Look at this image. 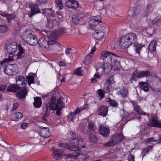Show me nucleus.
Returning a JSON list of instances; mask_svg holds the SVG:
<instances>
[{
	"label": "nucleus",
	"instance_id": "nucleus-1",
	"mask_svg": "<svg viewBox=\"0 0 161 161\" xmlns=\"http://www.w3.org/2000/svg\"><path fill=\"white\" fill-rule=\"evenodd\" d=\"M101 55L103 57L104 61V64L102 66L103 70L105 73L108 74L112 69V58L114 59V57L118 56L112 52L106 51L102 52Z\"/></svg>",
	"mask_w": 161,
	"mask_h": 161
},
{
	"label": "nucleus",
	"instance_id": "nucleus-2",
	"mask_svg": "<svg viewBox=\"0 0 161 161\" xmlns=\"http://www.w3.org/2000/svg\"><path fill=\"white\" fill-rule=\"evenodd\" d=\"M53 34V33L50 34V33L47 34L49 40L48 41L43 38H41L38 42L39 46L42 48L49 49L53 47L54 49H58L60 48V43L54 39Z\"/></svg>",
	"mask_w": 161,
	"mask_h": 161
},
{
	"label": "nucleus",
	"instance_id": "nucleus-3",
	"mask_svg": "<svg viewBox=\"0 0 161 161\" xmlns=\"http://www.w3.org/2000/svg\"><path fill=\"white\" fill-rule=\"evenodd\" d=\"M137 40V36L135 34L129 33L124 36L120 39L119 45L121 48L125 49L135 43Z\"/></svg>",
	"mask_w": 161,
	"mask_h": 161
},
{
	"label": "nucleus",
	"instance_id": "nucleus-4",
	"mask_svg": "<svg viewBox=\"0 0 161 161\" xmlns=\"http://www.w3.org/2000/svg\"><path fill=\"white\" fill-rule=\"evenodd\" d=\"M70 145H66L64 143L58 144L59 147H66L68 150H74L76 149V146H78L79 147H84L83 140L80 137H76V135L75 133H73L72 134V139L70 141Z\"/></svg>",
	"mask_w": 161,
	"mask_h": 161
},
{
	"label": "nucleus",
	"instance_id": "nucleus-5",
	"mask_svg": "<svg viewBox=\"0 0 161 161\" xmlns=\"http://www.w3.org/2000/svg\"><path fill=\"white\" fill-rule=\"evenodd\" d=\"M7 52L10 54L9 57L6 58L4 61L1 62V64H2L4 62L8 61L11 62L14 60L13 57L16 55V52L17 50V45L15 42H13L9 44L7 47Z\"/></svg>",
	"mask_w": 161,
	"mask_h": 161
},
{
	"label": "nucleus",
	"instance_id": "nucleus-6",
	"mask_svg": "<svg viewBox=\"0 0 161 161\" xmlns=\"http://www.w3.org/2000/svg\"><path fill=\"white\" fill-rule=\"evenodd\" d=\"M124 138V136L121 133L113 135L111 137V140L109 142L106 143L105 146L107 147L113 146L119 142L122 141Z\"/></svg>",
	"mask_w": 161,
	"mask_h": 161
},
{
	"label": "nucleus",
	"instance_id": "nucleus-7",
	"mask_svg": "<svg viewBox=\"0 0 161 161\" xmlns=\"http://www.w3.org/2000/svg\"><path fill=\"white\" fill-rule=\"evenodd\" d=\"M88 107L87 104H86L85 106L82 108H78L76 109L74 112H70L68 115V119L69 121H73L76 118L77 115L78 114L80 113L83 109H85Z\"/></svg>",
	"mask_w": 161,
	"mask_h": 161
},
{
	"label": "nucleus",
	"instance_id": "nucleus-8",
	"mask_svg": "<svg viewBox=\"0 0 161 161\" xmlns=\"http://www.w3.org/2000/svg\"><path fill=\"white\" fill-rule=\"evenodd\" d=\"M17 69V65L15 64H11L7 67L4 70V71L7 75L11 76L16 73Z\"/></svg>",
	"mask_w": 161,
	"mask_h": 161
},
{
	"label": "nucleus",
	"instance_id": "nucleus-9",
	"mask_svg": "<svg viewBox=\"0 0 161 161\" xmlns=\"http://www.w3.org/2000/svg\"><path fill=\"white\" fill-rule=\"evenodd\" d=\"M38 5L34 3H31L29 5V7L31 8V11L28 13V15L29 17L32 18L35 14L40 12Z\"/></svg>",
	"mask_w": 161,
	"mask_h": 161
},
{
	"label": "nucleus",
	"instance_id": "nucleus-10",
	"mask_svg": "<svg viewBox=\"0 0 161 161\" xmlns=\"http://www.w3.org/2000/svg\"><path fill=\"white\" fill-rule=\"evenodd\" d=\"M101 17L99 16H95L90 19L88 23L89 27L91 29L94 28L100 22Z\"/></svg>",
	"mask_w": 161,
	"mask_h": 161
},
{
	"label": "nucleus",
	"instance_id": "nucleus-11",
	"mask_svg": "<svg viewBox=\"0 0 161 161\" xmlns=\"http://www.w3.org/2000/svg\"><path fill=\"white\" fill-rule=\"evenodd\" d=\"M67 30L64 28L60 27L57 30L53 31L52 32L50 33V34H53V37L54 39L56 41L58 37L60 36L63 33H66Z\"/></svg>",
	"mask_w": 161,
	"mask_h": 161
},
{
	"label": "nucleus",
	"instance_id": "nucleus-12",
	"mask_svg": "<svg viewBox=\"0 0 161 161\" xmlns=\"http://www.w3.org/2000/svg\"><path fill=\"white\" fill-rule=\"evenodd\" d=\"M106 30L104 26H102L98 30L96 31L94 34L95 38L97 40L102 39L104 36Z\"/></svg>",
	"mask_w": 161,
	"mask_h": 161
},
{
	"label": "nucleus",
	"instance_id": "nucleus-13",
	"mask_svg": "<svg viewBox=\"0 0 161 161\" xmlns=\"http://www.w3.org/2000/svg\"><path fill=\"white\" fill-rule=\"evenodd\" d=\"M34 34V33L31 31L27 30L23 33L22 38L24 41L27 42Z\"/></svg>",
	"mask_w": 161,
	"mask_h": 161
},
{
	"label": "nucleus",
	"instance_id": "nucleus-14",
	"mask_svg": "<svg viewBox=\"0 0 161 161\" xmlns=\"http://www.w3.org/2000/svg\"><path fill=\"white\" fill-rule=\"evenodd\" d=\"M52 150H53V155L54 158L57 160L61 159L63 153V150L58 149L54 147L52 148Z\"/></svg>",
	"mask_w": 161,
	"mask_h": 161
},
{
	"label": "nucleus",
	"instance_id": "nucleus-15",
	"mask_svg": "<svg viewBox=\"0 0 161 161\" xmlns=\"http://www.w3.org/2000/svg\"><path fill=\"white\" fill-rule=\"evenodd\" d=\"M16 84L18 86L21 85L22 86L21 88L25 87L26 86L27 81L24 77L22 76H17L16 77Z\"/></svg>",
	"mask_w": 161,
	"mask_h": 161
},
{
	"label": "nucleus",
	"instance_id": "nucleus-16",
	"mask_svg": "<svg viewBox=\"0 0 161 161\" xmlns=\"http://www.w3.org/2000/svg\"><path fill=\"white\" fill-rule=\"evenodd\" d=\"M132 103L134 107V110L137 114L140 115H147L148 117H149V114L144 112L139 106L136 105V103L132 101Z\"/></svg>",
	"mask_w": 161,
	"mask_h": 161
},
{
	"label": "nucleus",
	"instance_id": "nucleus-17",
	"mask_svg": "<svg viewBox=\"0 0 161 161\" xmlns=\"http://www.w3.org/2000/svg\"><path fill=\"white\" fill-rule=\"evenodd\" d=\"M99 131L101 135L104 136H107L110 133L108 128L103 125L99 126Z\"/></svg>",
	"mask_w": 161,
	"mask_h": 161
},
{
	"label": "nucleus",
	"instance_id": "nucleus-18",
	"mask_svg": "<svg viewBox=\"0 0 161 161\" xmlns=\"http://www.w3.org/2000/svg\"><path fill=\"white\" fill-rule=\"evenodd\" d=\"M65 5L69 8L75 9H76L79 6L78 2L74 0L68 1L66 2Z\"/></svg>",
	"mask_w": 161,
	"mask_h": 161
},
{
	"label": "nucleus",
	"instance_id": "nucleus-19",
	"mask_svg": "<svg viewBox=\"0 0 161 161\" xmlns=\"http://www.w3.org/2000/svg\"><path fill=\"white\" fill-rule=\"evenodd\" d=\"M42 13L46 16L47 19H48V17L53 18L54 16V11L50 8H45L42 9Z\"/></svg>",
	"mask_w": 161,
	"mask_h": 161
},
{
	"label": "nucleus",
	"instance_id": "nucleus-20",
	"mask_svg": "<svg viewBox=\"0 0 161 161\" xmlns=\"http://www.w3.org/2000/svg\"><path fill=\"white\" fill-rule=\"evenodd\" d=\"M27 93V89L26 87H25L20 91L18 92L16 94V95L18 98L22 99L25 98Z\"/></svg>",
	"mask_w": 161,
	"mask_h": 161
},
{
	"label": "nucleus",
	"instance_id": "nucleus-21",
	"mask_svg": "<svg viewBox=\"0 0 161 161\" xmlns=\"http://www.w3.org/2000/svg\"><path fill=\"white\" fill-rule=\"evenodd\" d=\"M108 112V108L105 106H103L101 107L97 110L98 114L104 117L107 115Z\"/></svg>",
	"mask_w": 161,
	"mask_h": 161
},
{
	"label": "nucleus",
	"instance_id": "nucleus-22",
	"mask_svg": "<svg viewBox=\"0 0 161 161\" xmlns=\"http://www.w3.org/2000/svg\"><path fill=\"white\" fill-rule=\"evenodd\" d=\"M49 18L47 19V26L49 28H52L53 27L58 25L59 22L57 21L56 19Z\"/></svg>",
	"mask_w": 161,
	"mask_h": 161
},
{
	"label": "nucleus",
	"instance_id": "nucleus-23",
	"mask_svg": "<svg viewBox=\"0 0 161 161\" xmlns=\"http://www.w3.org/2000/svg\"><path fill=\"white\" fill-rule=\"evenodd\" d=\"M41 136L44 138H47L50 136V133L48 128L42 127L40 130Z\"/></svg>",
	"mask_w": 161,
	"mask_h": 161
},
{
	"label": "nucleus",
	"instance_id": "nucleus-24",
	"mask_svg": "<svg viewBox=\"0 0 161 161\" xmlns=\"http://www.w3.org/2000/svg\"><path fill=\"white\" fill-rule=\"evenodd\" d=\"M64 98L60 97L59 99L57 101L56 104L55 105L54 108L62 109L64 107L65 104L63 102Z\"/></svg>",
	"mask_w": 161,
	"mask_h": 161
},
{
	"label": "nucleus",
	"instance_id": "nucleus-25",
	"mask_svg": "<svg viewBox=\"0 0 161 161\" xmlns=\"http://www.w3.org/2000/svg\"><path fill=\"white\" fill-rule=\"evenodd\" d=\"M55 104V102L53 100H50L48 103L46 105V113H48L49 111L52 110H54V106Z\"/></svg>",
	"mask_w": 161,
	"mask_h": 161
},
{
	"label": "nucleus",
	"instance_id": "nucleus-26",
	"mask_svg": "<svg viewBox=\"0 0 161 161\" xmlns=\"http://www.w3.org/2000/svg\"><path fill=\"white\" fill-rule=\"evenodd\" d=\"M149 125L153 127L161 128V121H158L153 119L150 121Z\"/></svg>",
	"mask_w": 161,
	"mask_h": 161
},
{
	"label": "nucleus",
	"instance_id": "nucleus-27",
	"mask_svg": "<svg viewBox=\"0 0 161 161\" xmlns=\"http://www.w3.org/2000/svg\"><path fill=\"white\" fill-rule=\"evenodd\" d=\"M21 89V86H18L14 84H10L7 87L6 91L8 92H16L18 89Z\"/></svg>",
	"mask_w": 161,
	"mask_h": 161
},
{
	"label": "nucleus",
	"instance_id": "nucleus-28",
	"mask_svg": "<svg viewBox=\"0 0 161 161\" xmlns=\"http://www.w3.org/2000/svg\"><path fill=\"white\" fill-rule=\"evenodd\" d=\"M112 58V59H114L113 62V65H112V69L114 71L118 70L120 69V64L119 62L117 59Z\"/></svg>",
	"mask_w": 161,
	"mask_h": 161
},
{
	"label": "nucleus",
	"instance_id": "nucleus-29",
	"mask_svg": "<svg viewBox=\"0 0 161 161\" xmlns=\"http://www.w3.org/2000/svg\"><path fill=\"white\" fill-rule=\"evenodd\" d=\"M34 102L33 103L34 106L36 108H40L42 105V102L41 97H34Z\"/></svg>",
	"mask_w": 161,
	"mask_h": 161
},
{
	"label": "nucleus",
	"instance_id": "nucleus-30",
	"mask_svg": "<svg viewBox=\"0 0 161 161\" xmlns=\"http://www.w3.org/2000/svg\"><path fill=\"white\" fill-rule=\"evenodd\" d=\"M23 117L22 114L19 112L14 114L12 116L11 118L13 120L17 121Z\"/></svg>",
	"mask_w": 161,
	"mask_h": 161
},
{
	"label": "nucleus",
	"instance_id": "nucleus-31",
	"mask_svg": "<svg viewBox=\"0 0 161 161\" xmlns=\"http://www.w3.org/2000/svg\"><path fill=\"white\" fill-rule=\"evenodd\" d=\"M92 57L93 54H91V53H88L86 56L83 62L84 64L86 65L90 64L92 61Z\"/></svg>",
	"mask_w": 161,
	"mask_h": 161
},
{
	"label": "nucleus",
	"instance_id": "nucleus-32",
	"mask_svg": "<svg viewBox=\"0 0 161 161\" xmlns=\"http://www.w3.org/2000/svg\"><path fill=\"white\" fill-rule=\"evenodd\" d=\"M38 42L37 39L34 34L27 43L32 46H35L37 44Z\"/></svg>",
	"mask_w": 161,
	"mask_h": 161
},
{
	"label": "nucleus",
	"instance_id": "nucleus-33",
	"mask_svg": "<svg viewBox=\"0 0 161 161\" xmlns=\"http://www.w3.org/2000/svg\"><path fill=\"white\" fill-rule=\"evenodd\" d=\"M34 74L33 73H29L28 75L26 77L27 79L28 80V83L29 86L31 83L34 84Z\"/></svg>",
	"mask_w": 161,
	"mask_h": 161
},
{
	"label": "nucleus",
	"instance_id": "nucleus-34",
	"mask_svg": "<svg viewBox=\"0 0 161 161\" xmlns=\"http://www.w3.org/2000/svg\"><path fill=\"white\" fill-rule=\"evenodd\" d=\"M139 85L141 86V88L144 91L147 92L149 91V88L147 83L141 82L139 83Z\"/></svg>",
	"mask_w": 161,
	"mask_h": 161
},
{
	"label": "nucleus",
	"instance_id": "nucleus-35",
	"mask_svg": "<svg viewBox=\"0 0 161 161\" xmlns=\"http://www.w3.org/2000/svg\"><path fill=\"white\" fill-rule=\"evenodd\" d=\"M156 42L155 40H153L150 42L148 47V49L150 51L152 52L156 50Z\"/></svg>",
	"mask_w": 161,
	"mask_h": 161
},
{
	"label": "nucleus",
	"instance_id": "nucleus-36",
	"mask_svg": "<svg viewBox=\"0 0 161 161\" xmlns=\"http://www.w3.org/2000/svg\"><path fill=\"white\" fill-rule=\"evenodd\" d=\"M88 127V129L87 131V133L88 134H89V133L91 132V131L90 130L93 131L96 129V126L92 122H90L89 123Z\"/></svg>",
	"mask_w": 161,
	"mask_h": 161
},
{
	"label": "nucleus",
	"instance_id": "nucleus-37",
	"mask_svg": "<svg viewBox=\"0 0 161 161\" xmlns=\"http://www.w3.org/2000/svg\"><path fill=\"white\" fill-rule=\"evenodd\" d=\"M154 90L156 92H161V81L157 82L154 87Z\"/></svg>",
	"mask_w": 161,
	"mask_h": 161
},
{
	"label": "nucleus",
	"instance_id": "nucleus-38",
	"mask_svg": "<svg viewBox=\"0 0 161 161\" xmlns=\"http://www.w3.org/2000/svg\"><path fill=\"white\" fill-rule=\"evenodd\" d=\"M153 10V8L152 6L150 4H148L146 8L145 11V16L147 17L148 14L151 13Z\"/></svg>",
	"mask_w": 161,
	"mask_h": 161
},
{
	"label": "nucleus",
	"instance_id": "nucleus-39",
	"mask_svg": "<svg viewBox=\"0 0 161 161\" xmlns=\"http://www.w3.org/2000/svg\"><path fill=\"white\" fill-rule=\"evenodd\" d=\"M114 82L113 77L112 76H110L108 77L106 80L104 84L107 85L108 86H111V85Z\"/></svg>",
	"mask_w": 161,
	"mask_h": 161
},
{
	"label": "nucleus",
	"instance_id": "nucleus-40",
	"mask_svg": "<svg viewBox=\"0 0 161 161\" xmlns=\"http://www.w3.org/2000/svg\"><path fill=\"white\" fill-rule=\"evenodd\" d=\"M18 48L19 52L16 54L15 55L17 56V58H20L21 56L24 53V50L22 47L21 46L19 45L18 46Z\"/></svg>",
	"mask_w": 161,
	"mask_h": 161
},
{
	"label": "nucleus",
	"instance_id": "nucleus-41",
	"mask_svg": "<svg viewBox=\"0 0 161 161\" xmlns=\"http://www.w3.org/2000/svg\"><path fill=\"white\" fill-rule=\"evenodd\" d=\"M140 72L141 78L149 76L150 74V72L148 70L146 71H141Z\"/></svg>",
	"mask_w": 161,
	"mask_h": 161
},
{
	"label": "nucleus",
	"instance_id": "nucleus-42",
	"mask_svg": "<svg viewBox=\"0 0 161 161\" xmlns=\"http://www.w3.org/2000/svg\"><path fill=\"white\" fill-rule=\"evenodd\" d=\"M120 94L123 97H126L128 94V90L123 89L119 92Z\"/></svg>",
	"mask_w": 161,
	"mask_h": 161
},
{
	"label": "nucleus",
	"instance_id": "nucleus-43",
	"mask_svg": "<svg viewBox=\"0 0 161 161\" xmlns=\"http://www.w3.org/2000/svg\"><path fill=\"white\" fill-rule=\"evenodd\" d=\"M6 18L9 23L11 22V20L15 18V15L14 13L8 14L7 15H6Z\"/></svg>",
	"mask_w": 161,
	"mask_h": 161
},
{
	"label": "nucleus",
	"instance_id": "nucleus-44",
	"mask_svg": "<svg viewBox=\"0 0 161 161\" xmlns=\"http://www.w3.org/2000/svg\"><path fill=\"white\" fill-rule=\"evenodd\" d=\"M153 24L156 23H160L161 22V15H158L152 21Z\"/></svg>",
	"mask_w": 161,
	"mask_h": 161
},
{
	"label": "nucleus",
	"instance_id": "nucleus-45",
	"mask_svg": "<svg viewBox=\"0 0 161 161\" xmlns=\"http://www.w3.org/2000/svg\"><path fill=\"white\" fill-rule=\"evenodd\" d=\"M89 138L91 142L95 143L97 142V138L93 134H90L89 136Z\"/></svg>",
	"mask_w": 161,
	"mask_h": 161
},
{
	"label": "nucleus",
	"instance_id": "nucleus-46",
	"mask_svg": "<svg viewBox=\"0 0 161 161\" xmlns=\"http://www.w3.org/2000/svg\"><path fill=\"white\" fill-rule=\"evenodd\" d=\"M56 7L57 9L61 10L63 8V6L61 0H56Z\"/></svg>",
	"mask_w": 161,
	"mask_h": 161
},
{
	"label": "nucleus",
	"instance_id": "nucleus-47",
	"mask_svg": "<svg viewBox=\"0 0 161 161\" xmlns=\"http://www.w3.org/2000/svg\"><path fill=\"white\" fill-rule=\"evenodd\" d=\"M136 53L139 54V51L142 47V46L138 44H136L134 45Z\"/></svg>",
	"mask_w": 161,
	"mask_h": 161
},
{
	"label": "nucleus",
	"instance_id": "nucleus-48",
	"mask_svg": "<svg viewBox=\"0 0 161 161\" xmlns=\"http://www.w3.org/2000/svg\"><path fill=\"white\" fill-rule=\"evenodd\" d=\"M82 71L81 70V68L79 67L76 69L74 73L75 74L77 75L81 76L82 75Z\"/></svg>",
	"mask_w": 161,
	"mask_h": 161
},
{
	"label": "nucleus",
	"instance_id": "nucleus-49",
	"mask_svg": "<svg viewBox=\"0 0 161 161\" xmlns=\"http://www.w3.org/2000/svg\"><path fill=\"white\" fill-rule=\"evenodd\" d=\"M107 101L109 102L110 104L113 107H117L118 105L117 103L115 101L112 100L110 98H108L107 99Z\"/></svg>",
	"mask_w": 161,
	"mask_h": 161
},
{
	"label": "nucleus",
	"instance_id": "nucleus-50",
	"mask_svg": "<svg viewBox=\"0 0 161 161\" xmlns=\"http://www.w3.org/2000/svg\"><path fill=\"white\" fill-rule=\"evenodd\" d=\"M157 139L154 137H152L149 138L145 140V142L146 143H149V142H156L158 141Z\"/></svg>",
	"mask_w": 161,
	"mask_h": 161
},
{
	"label": "nucleus",
	"instance_id": "nucleus-51",
	"mask_svg": "<svg viewBox=\"0 0 161 161\" xmlns=\"http://www.w3.org/2000/svg\"><path fill=\"white\" fill-rule=\"evenodd\" d=\"M8 27L6 25H0V32L3 33L6 32L8 31Z\"/></svg>",
	"mask_w": 161,
	"mask_h": 161
},
{
	"label": "nucleus",
	"instance_id": "nucleus-52",
	"mask_svg": "<svg viewBox=\"0 0 161 161\" xmlns=\"http://www.w3.org/2000/svg\"><path fill=\"white\" fill-rule=\"evenodd\" d=\"M111 87V86H108L107 85L104 84V87L103 88V91L105 93H108L109 92L110 89Z\"/></svg>",
	"mask_w": 161,
	"mask_h": 161
},
{
	"label": "nucleus",
	"instance_id": "nucleus-53",
	"mask_svg": "<svg viewBox=\"0 0 161 161\" xmlns=\"http://www.w3.org/2000/svg\"><path fill=\"white\" fill-rule=\"evenodd\" d=\"M48 0H36V3L39 5L44 4L47 3Z\"/></svg>",
	"mask_w": 161,
	"mask_h": 161
},
{
	"label": "nucleus",
	"instance_id": "nucleus-54",
	"mask_svg": "<svg viewBox=\"0 0 161 161\" xmlns=\"http://www.w3.org/2000/svg\"><path fill=\"white\" fill-rule=\"evenodd\" d=\"M82 147H79L78 146H76V149H74V150H73L75 151V153L77 155H80V148H82Z\"/></svg>",
	"mask_w": 161,
	"mask_h": 161
},
{
	"label": "nucleus",
	"instance_id": "nucleus-55",
	"mask_svg": "<svg viewBox=\"0 0 161 161\" xmlns=\"http://www.w3.org/2000/svg\"><path fill=\"white\" fill-rule=\"evenodd\" d=\"M97 93L99 96L100 97L101 99H102L103 98L104 93L102 90L98 89L97 90Z\"/></svg>",
	"mask_w": 161,
	"mask_h": 161
},
{
	"label": "nucleus",
	"instance_id": "nucleus-56",
	"mask_svg": "<svg viewBox=\"0 0 161 161\" xmlns=\"http://www.w3.org/2000/svg\"><path fill=\"white\" fill-rule=\"evenodd\" d=\"M133 74L136 79L141 78L140 72H138L137 70H136L134 72Z\"/></svg>",
	"mask_w": 161,
	"mask_h": 161
},
{
	"label": "nucleus",
	"instance_id": "nucleus-57",
	"mask_svg": "<svg viewBox=\"0 0 161 161\" xmlns=\"http://www.w3.org/2000/svg\"><path fill=\"white\" fill-rule=\"evenodd\" d=\"M153 147V146L151 147L149 146L147 148L144 149L142 152V154H143L144 156L146 153L148 152L151 149H152Z\"/></svg>",
	"mask_w": 161,
	"mask_h": 161
},
{
	"label": "nucleus",
	"instance_id": "nucleus-58",
	"mask_svg": "<svg viewBox=\"0 0 161 161\" xmlns=\"http://www.w3.org/2000/svg\"><path fill=\"white\" fill-rule=\"evenodd\" d=\"M73 52V50L71 48H67L65 49V53L66 55L72 54Z\"/></svg>",
	"mask_w": 161,
	"mask_h": 161
},
{
	"label": "nucleus",
	"instance_id": "nucleus-59",
	"mask_svg": "<svg viewBox=\"0 0 161 161\" xmlns=\"http://www.w3.org/2000/svg\"><path fill=\"white\" fill-rule=\"evenodd\" d=\"M72 21L74 23L77 24V22L79 20V18L76 16L74 15L72 17Z\"/></svg>",
	"mask_w": 161,
	"mask_h": 161
},
{
	"label": "nucleus",
	"instance_id": "nucleus-60",
	"mask_svg": "<svg viewBox=\"0 0 161 161\" xmlns=\"http://www.w3.org/2000/svg\"><path fill=\"white\" fill-rule=\"evenodd\" d=\"M19 105V103L18 102H15L13 104V107L12 109V111H14L16 110Z\"/></svg>",
	"mask_w": 161,
	"mask_h": 161
},
{
	"label": "nucleus",
	"instance_id": "nucleus-61",
	"mask_svg": "<svg viewBox=\"0 0 161 161\" xmlns=\"http://www.w3.org/2000/svg\"><path fill=\"white\" fill-rule=\"evenodd\" d=\"M7 86L6 84H3L0 85V91H4L5 90Z\"/></svg>",
	"mask_w": 161,
	"mask_h": 161
},
{
	"label": "nucleus",
	"instance_id": "nucleus-62",
	"mask_svg": "<svg viewBox=\"0 0 161 161\" xmlns=\"http://www.w3.org/2000/svg\"><path fill=\"white\" fill-rule=\"evenodd\" d=\"M137 79H136L133 74L131 75L129 80V81L130 83H132L133 81H136Z\"/></svg>",
	"mask_w": 161,
	"mask_h": 161
},
{
	"label": "nucleus",
	"instance_id": "nucleus-63",
	"mask_svg": "<svg viewBox=\"0 0 161 161\" xmlns=\"http://www.w3.org/2000/svg\"><path fill=\"white\" fill-rule=\"evenodd\" d=\"M135 157L133 155L130 154L128 157V161H135Z\"/></svg>",
	"mask_w": 161,
	"mask_h": 161
},
{
	"label": "nucleus",
	"instance_id": "nucleus-64",
	"mask_svg": "<svg viewBox=\"0 0 161 161\" xmlns=\"http://www.w3.org/2000/svg\"><path fill=\"white\" fill-rule=\"evenodd\" d=\"M141 10L140 9L137 8L134 10L133 14L134 15H137L140 13Z\"/></svg>",
	"mask_w": 161,
	"mask_h": 161
}]
</instances>
